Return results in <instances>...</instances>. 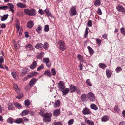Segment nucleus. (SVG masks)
<instances>
[{
	"label": "nucleus",
	"mask_w": 125,
	"mask_h": 125,
	"mask_svg": "<svg viewBox=\"0 0 125 125\" xmlns=\"http://www.w3.org/2000/svg\"><path fill=\"white\" fill-rule=\"evenodd\" d=\"M116 9L119 11L122 12L123 11L124 8L122 5H118L116 7Z\"/></svg>",
	"instance_id": "aec40b11"
},
{
	"label": "nucleus",
	"mask_w": 125,
	"mask_h": 125,
	"mask_svg": "<svg viewBox=\"0 0 125 125\" xmlns=\"http://www.w3.org/2000/svg\"><path fill=\"white\" fill-rule=\"evenodd\" d=\"M43 48L45 49H47L49 47V44L47 42H45L43 46Z\"/></svg>",
	"instance_id": "f704fd0d"
},
{
	"label": "nucleus",
	"mask_w": 125,
	"mask_h": 125,
	"mask_svg": "<svg viewBox=\"0 0 125 125\" xmlns=\"http://www.w3.org/2000/svg\"><path fill=\"white\" fill-rule=\"evenodd\" d=\"M16 27L17 29H20V25L19 23L18 22V20L17 19H16Z\"/></svg>",
	"instance_id": "de8ad7c7"
},
{
	"label": "nucleus",
	"mask_w": 125,
	"mask_h": 125,
	"mask_svg": "<svg viewBox=\"0 0 125 125\" xmlns=\"http://www.w3.org/2000/svg\"><path fill=\"white\" fill-rule=\"evenodd\" d=\"M36 81L37 80L35 78L31 79L29 83L30 86L31 87L34 85Z\"/></svg>",
	"instance_id": "f8f14e48"
},
{
	"label": "nucleus",
	"mask_w": 125,
	"mask_h": 125,
	"mask_svg": "<svg viewBox=\"0 0 125 125\" xmlns=\"http://www.w3.org/2000/svg\"><path fill=\"white\" fill-rule=\"evenodd\" d=\"M97 43L99 45H100L101 44L102 41L100 39H99L98 38L95 39Z\"/></svg>",
	"instance_id": "603ef678"
},
{
	"label": "nucleus",
	"mask_w": 125,
	"mask_h": 125,
	"mask_svg": "<svg viewBox=\"0 0 125 125\" xmlns=\"http://www.w3.org/2000/svg\"><path fill=\"white\" fill-rule=\"evenodd\" d=\"M25 105L26 106H29L31 104V102L29 100H27L25 101Z\"/></svg>",
	"instance_id": "58836bf2"
},
{
	"label": "nucleus",
	"mask_w": 125,
	"mask_h": 125,
	"mask_svg": "<svg viewBox=\"0 0 125 125\" xmlns=\"http://www.w3.org/2000/svg\"><path fill=\"white\" fill-rule=\"evenodd\" d=\"M43 61L46 64V65L48 67H50L51 64L49 63L50 61L48 58H44L43 59Z\"/></svg>",
	"instance_id": "1a4fd4ad"
},
{
	"label": "nucleus",
	"mask_w": 125,
	"mask_h": 125,
	"mask_svg": "<svg viewBox=\"0 0 125 125\" xmlns=\"http://www.w3.org/2000/svg\"><path fill=\"white\" fill-rule=\"evenodd\" d=\"M78 88V87L73 85L70 86V92L73 93L76 91Z\"/></svg>",
	"instance_id": "9d476101"
},
{
	"label": "nucleus",
	"mask_w": 125,
	"mask_h": 125,
	"mask_svg": "<svg viewBox=\"0 0 125 125\" xmlns=\"http://www.w3.org/2000/svg\"><path fill=\"white\" fill-rule=\"evenodd\" d=\"M38 11L39 13H40L41 15H42L44 13V12L41 9H40Z\"/></svg>",
	"instance_id": "0e129e2a"
},
{
	"label": "nucleus",
	"mask_w": 125,
	"mask_h": 125,
	"mask_svg": "<svg viewBox=\"0 0 125 125\" xmlns=\"http://www.w3.org/2000/svg\"><path fill=\"white\" fill-rule=\"evenodd\" d=\"M14 104L17 108H21L22 107V106L18 103H14Z\"/></svg>",
	"instance_id": "4c0bfd02"
},
{
	"label": "nucleus",
	"mask_w": 125,
	"mask_h": 125,
	"mask_svg": "<svg viewBox=\"0 0 125 125\" xmlns=\"http://www.w3.org/2000/svg\"><path fill=\"white\" fill-rule=\"evenodd\" d=\"M39 114L43 117V121L45 122L50 121L51 120V118L52 116V114L51 113H45L42 111H40Z\"/></svg>",
	"instance_id": "f257e3e1"
},
{
	"label": "nucleus",
	"mask_w": 125,
	"mask_h": 125,
	"mask_svg": "<svg viewBox=\"0 0 125 125\" xmlns=\"http://www.w3.org/2000/svg\"><path fill=\"white\" fill-rule=\"evenodd\" d=\"M33 23L32 21H29L27 24V26L29 28H31L33 26Z\"/></svg>",
	"instance_id": "a211bd4d"
},
{
	"label": "nucleus",
	"mask_w": 125,
	"mask_h": 125,
	"mask_svg": "<svg viewBox=\"0 0 125 125\" xmlns=\"http://www.w3.org/2000/svg\"><path fill=\"white\" fill-rule=\"evenodd\" d=\"M60 113V109H55L53 111V115L54 116L57 117L59 115Z\"/></svg>",
	"instance_id": "9b49d317"
},
{
	"label": "nucleus",
	"mask_w": 125,
	"mask_h": 125,
	"mask_svg": "<svg viewBox=\"0 0 125 125\" xmlns=\"http://www.w3.org/2000/svg\"><path fill=\"white\" fill-rule=\"evenodd\" d=\"M99 66L103 69H105V68L107 67L106 65L103 63H101L99 64Z\"/></svg>",
	"instance_id": "393cba45"
},
{
	"label": "nucleus",
	"mask_w": 125,
	"mask_h": 125,
	"mask_svg": "<svg viewBox=\"0 0 125 125\" xmlns=\"http://www.w3.org/2000/svg\"><path fill=\"white\" fill-rule=\"evenodd\" d=\"M25 48L27 50H33V47L31 44H30L27 45Z\"/></svg>",
	"instance_id": "6ab92c4d"
},
{
	"label": "nucleus",
	"mask_w": 125,
	"mask_h": 125,
	"mask_svg": "<svg viewBox=\"0 0 125 125\" xmlns=\"http://www.w3.org/2000/svg\"><path fill=\"white\" fill-rule=\"evenodd\" d=\"M42 29V26L40 25H39L38 27L36 29V31L38 34H40L41 33V31Z\"/></svg>",
	"instance_id": "bb28decb"
},
{
	"label": "nucleus",
	"mask_w": 125,
	"mask_h": 125,
	"mask_svg": "<svg viewBox=\"0 0 125 125\" xmlns=\"http://www.w3.org/2000/svg\"><path fill=\"white\" fill-rule=\"evenodd\" d=\"M114 110L117 113H119L120 112L117 106H115L114 108Z\"/></svg>",
	"instance_id": "bf43d9fd"
},
{
	"label": "nucleus",
	"mask_w": 125,
	"mask_h": 125,
	"mask_svg": "<svg viewBox=\"0 0 125 125\" xmlns=\"http://www.w3.org/2000/svg\"><path fill=\"white\" fill-rule=\"evenodd\" d=\"M7 121L10 123L12 124L13 122V119L11 118H9L8 119Z\"/></svg>",
	"instance_id": "8fccbe9b"
},
{
	"label": "nucleus",
	"mask_w": 125,
	"mask_h": 125,
	"mask_svg": "<svg viewBox=\"0 0 125 125\" xmlns=\"http://www.w3.org/2000/svg\"><path fill=\"white\" fill-rule=\"evenodd\" d=\"M51 71L53 75V76L55 75L56 72L55 71V70L54 68H52V69L51 70Z\"/></svg>",
	"instance_id": "13d9d810"
},
{
	"label": "nucleus",
	"mask_w": 125,
	"mask_h": 125,
	"mask_svg": "<svg viewBox=\"0 0 125 125\" xmlns=\"http://www.w3.org/2000/svg\"><path fill=\"white\" fill-rule=\"evenodd\" d=\"M30 78H29V76H28V75L27 76L25 77L23 79V81H25L27 79H29Z\"/></svg>",
	"instance_id": "e2e57ef3"
},
{
	"label": "nucleus",
	"mask_w": 125,
	"mask_h": 125,
	"mask_svg": "<svg viewBox=\"0 0 125 125\" xmlns=\"http://www.w3.org/2000/svg\"><path fill=\"white\" fill-rule=\"evenodd\" d=\"M58 85L59 89L61 91L63 90L65 88V86L64 83L62 81H60L58 83Z\"/></svg>",
	"instance_id": "423d86ee"
},
{
	"label": "nucleus",
	"mask_w": 125,
	"mask_h": 125,
	"mask_svg": "<svg viewBox=\"0 0 125 125\" xmlns=\"http://www.w3.org/2000/svg\"><path fill=\"white\" fill-rule=\"evenodd\" d=\"M87 48L89 50V52L91 55L94 52L93 49L90 46H88L87 47Z\"/></svg>",
	"instance_id": "ea45409f"
},
{
	"label": "nucleus",
	"mask_w": 125,
	"mask_h": 125,
	"mask_svg": "<svg viewBox=\"0 0 125 125\" xmlns=\"http://www.w3.org/2000/svg\"><path fill=\"white\" fill-rule=\"evenodd\" d=\"M8 8V7L6 6H0V10L2 9L5 10L7 9Z\"/></svg>",
	"instance_id": "864d4df0"
},
{
	"label": "nucleus",
	"mask_w": 125,
	"mask_h": 125,
	"mask_svg": "<svg viewBox=\"0 0 125 125\" xmlns=\"http://www.w3.org/2000/svg\"><path fill=\"white\" fill-rule=\"evenodd\" d=\"M87 26L88 27H91L92 26V22L91 20H89L87 23Z\"/></svg>",
	"instance_id": "6e6d98bb"
},
{
	"label": "nucleus",
	"mask_w": 125,
	"mask_h": 125,
	"mask_svg": "<svg viewBox=\"0 0 125 125\" xmlns=\"http://www.w3.org/2000/svg\"><path fill=\"white\" fill-rule=\"evenodd\" d=\"M44 74L45 75H47L49 77H51L52 75L50 72L48 70L45 71Z\"/></svg>",
	"instance_id": "2f4dec72"
},
{
	"label": "nucleus",
	"mask_w": 125,
	"mask_h": 125,
	"mask_svg": "<svg viewBox=\"0 0 125 125\" xmlns=\"http://www.w3.org/2000/svg\"><path fill=\"white\" fill-rule=\"evenodd\" d=\"M44 31L45 32H48L49 30V26L48 25H45L44 26Z\"/></svg>",
	"instance_id": "a19ab883"
},
{
	"label": "nucleus",
	"mask_w": 125,
	"mask_h": 125,
	"mask_svg": "<svg viewBox=\"0 0 125 125\" xmlns=\"http://www.w3.org/2000/svg\"><path fill=\"white\" fill-rule=\"evenodd\" d=\"M86 123L88 125H94V124L93 122L89 120H88L87 121Z\"/></svg>",
	"instance_id": "37998d69"
},
{
	"label": "nucleus",
	"mask_w": 125,
	"mask_h": 125,
	"mask_svg": "<svg viewBox=\"0 0 125 125\" xmlns=\"http://www.w3.org/2000/svg\"><path fill=\"white\" fill-rule=\"evenodd\" d=\"M28 111L27 110H25L23 111L21 115L22 116L28 114Z\"/></svg>",
	"instance_id": "c756f323"
},
{
	"label": "nucleus",
	"mask_w": 125,
	"mask_h": 125,
	"mask_svg": "<svg viewBox=\"0 0 125 125\" xmlns=\"http://www.w3.org/2000/svg\"><path fill=\"white\" fill-rule=\"evenodd\" d=\"M109 117L107 115H104L101 118V121L103 122H105L109 120Z\"/></svg>",
	"instance_id": "4be33fe9"
},
{
	"label": "nucleus",
	"mask_w": 125,
	"mask_h": 125,
	"mask_svg": "<svg viewBox=\"0 0 125 125\" xmlns=\"http://www.w3.org/2000/svg\"><path fill=\"white\" fill-rule=\"evenodd\" d=\"M44 53L43 52H42L38 54L36 56L37 58L38 59H41L43 57Z\"/></svg>",
	"instance_id": "5701e85b"
},
{
	"label": "nucleus",
	"mask_w": 125,
	"mask_h": 125,
	"mask_svg": "<svg viewBox=\"0 0 125 125\" xmlns=\"http://www.w3.org/2000/svg\"><path fill=\"white\" fill-rule=\"evenodd\" d=\"M82 101L83 102H85L87 101L88 99L87 95L85 94H83L81 96Z\"/></svg>",
	"instance_id": "6e6552de"
},
{
	"label": "nucleus",
	"mask_w": 125,
	"mask_h": 125,
	"mask_svg": "<svg viewBox=\"0 0 125 125\" xmlns=\"http://www.w3.org/2000/svg\"><path fill=\"white\" fill-rule=\"evenodd\" d=\"M38 74L37 72H34L31 73L30 74L28 75V76H29V78H31L32 77L35 76Z\"/></svg>",
	"instance_id": "473e14b6"
},
{
	"label": "nucleus",
	"mask_w": 125,
	"mask_h": 125,
	"mask_svg": "<svg viewBox=\"0 0 125 125\" xmlns=\"http://www.w3.org/2000/svg\"><path fill=\"white\" fill-rule=\"evenodd\" d=\"M3 57L2 56H1L0 57V63H1L4 61Z\"/></svg>",
	"instance_id": "680f3d73"
},
{
	"label": "nucleus",
	"mask_w": 125,
	"mask_h": 125,
	"mask_svg": "<svg viewBox=\"0 0 125 125\" xmlns=\"http://www.w3.org/2000/svg\"><path fill=\"white\" fill-rule=\"evenodd\" d=\"M74 122V120L73 119L70 120L68 122V125H71L73 124Z\"/></svg>",
	"instance_id": "a18cd8bd"
},
{
	"label": "nucleus",
	"mask_w": 125,
	"mask_h": 125,
	"mask_svg": "<svg viewBox=\"0 0 125 125\" xmlns=\"http://www.w3.org/2000/svg\"><path fill=\"white\" fill-rule=\"evenodd\" d=\"M86 83L89 86H92V84L90 82V79H87L86 81Z\"/></svg>",
	"instance_id": "79ce46f5"
},
{
	"label": "nucleus",
	"mask_w": 125,
	"mask_h": 125,
	"mask_svg": "<svg viewBox=\"0 0 125 125\" xmlns=\"http://www.w3.org/2000/svg\"><path fill=\"white\" fill-rule=\"evenodd\" d=\"M23 97V95L21 93L20 94H18L17 95L16 97V98H18L20 99L22 98Z\"/></svg>",
	"instance_id": "49530a36"
},
{
	"label": "nucleus",
	"mask_w": 125,
	"mask_h": 125,
	"mask_svg": "<svg viewBox=\"0 0 125 125\" xmlns=\"http://www.w3.org/2000/svg\"><path fill=\"white\" fill-rule=\"evenodd\" d=\"M76 92L79 95H80L81 94V91L78 88Z\"/></svg>",
	"instance_id": "69168bd1"
},
{
	"label": "nucleus",
	"mask_w": 125,
	"mask_h": 125,
	"mask_svg": "<svg viewBox=\"0 0 125 125\" xmlns=\"http://www.w3.org/2000/svg\"><path fill=\"white\" fill-rule=\"evenodd\" d=\"M13 86L14 89L15 90L18 88L17 85L16 84H13Z\"/></svg>",
	"instance_id": "774afa93"
},
{
	"label": "nucleus",
	"mask_w": 125,
	"mask_h": 125,
	"mask_svg": "<svg viewBox=\"0 0 125 125\" xmlns=\"http://www.w3.org/2000/svg\"><path fill=\"white\" fill-rule=\"evenodd\" d=\"M16 5L18 8H26V7L25 4L21 2H19L17 3L16 4Z\"/></svg>",
	"instance_id": "ddd939ff"
},
{
	"label": "nucleus",
	"mask_w": 125,
	"mask_h": 125,
	"mask_svg": "<svg viewBox=\"0 0 125 125\" xmlns=\"http://www.w3.org/2000/svg\"><path fill=\"white\" fill-rule=\"evenodd\" d=\"M83 114L84 115L90 114L91 112L89 110L87 109V108L85 107L84 109L82 111Z\"/></svg>",
	"instance_id": "2eb2a0df"
},
{
	"label": "nucleus",
	"mask_w": 125,
	"mask_h": 125,
	"mask_svg": "<svg viewBox=\"0 0 125 125\" xmlns=\"http://www.w3.org/2000/svg\"><path fill=\"white\" fill-rule=\"evenodd\" d=\"M43 44L41 43H39L36 44L35 46V47L37 49H41L42 47Z\"/></svg>",
	"instance_id": "cd10ccee"
},
{
	"label": "nucleus",
	"mask_w": 125,
	"mask_h": 125,
	"mask_svg": "<svg viewBox=\"0 0 125 125\" xmlns=\"http://www.w3.org/2000/svg\"><path fill=\"white\" fill-rule=\"evenodd\" d=\"M97 13L99 15H101L102 14V12L101 9L99 8L97 11Z\"/></svg>",
	"instance_id": "4d7b16f0"
},
{
	"label": "nucleus",
	"mask_w": 125,
	"mask_h": 125,
	"mask_svg": "<svg viewBox=\"0 0 125 125\" xmlns=\"http://www.w3.org/2000/svg\"><path fill=\"white\" fill-rule=\"evenodd\" d=\"M61 91L62 92L63 95H66L69 93V89L68 88H64Z\"/></svg>",
	"instance_id": "dca6fc26"
},
{
	"label": "nucleus",
	"mask_w": 125,
	"mask_h": 125,
	"mask_svg": "<svg viewBox=\"0 0 125 125\" xmlns=\"http://www.w3.org/2000/svg\"><path fill=\"white\" fill-rule=\"evenodd\" d=\"M7 4L9 7V8L10 9L9 10L11 11L12 13H13L14 12V10H13V9L14 8V5L11 3H8Z\"/></svg>",
	"instance_id": "4468645a"
},
{
	"label": "nucleus",
	"mask_w": 125,
	"mask_h": 125,
	"mask_svg": "<svg viewBox=\"0 0 125 125\" xmlns=\"http://www.w3.org/2000/svg\"><path fill=\"white\" fill-rule=\"evenodd\" d=\"M44 67V65L43 64H42L39 67H38L37 68V71H39L41 70L42 69H43V68Z\"/></svg>",
	"instance_id": "3c124183"
},
{
	"label": "nucleus",
	"mask_w": 125,
	"mask_h": 125,
	"mask_svg": "<svg viewBox=\"0 0 125 125\" xmlns=\"http://www.w3.org/2000/svg\"><path fill=\"white\" fill-rule=\"evenodd\" d=\"M53 124L54 125H62L61 122H55Z\"/></svg>",
	"instance_id": "052dcab7"
},
{
	"label": "nucleus",
	"mask_w": 125,
	"mask_h": 125,
	"mask_svg": "<svg viewBox=\"0 0 125 125\" xmlns=\"http://www.w3.org/2000/svg\"><path fill=\"white\" fill-rule=\"evenodd\" d=\"M87 96L88 98L90 101L93 102L95 100V97L94 94L92 93H89Z\"/></svg>",
	"instance_id": "20e7f679"
},
{
	"label": "nucleus",
	"mask_w": 125,
	"mask_h": 125,
	"mask_svg": "<svg viewBox=\"0 0 125 125\" xmlns=\"http://www.w3.org/2000/svg\"><path fill=\"white\" fill-rule=\"evenodd\" d=\"M60 101L58 100H55L54 103V106L55 108H56L58 107L60 105Z\"/></svg>",
	"instance_id": "412c9836"
},
{
	"label": "nucleus",
	"mask_w": 125,
	"mask_h": 125,
	"mask_svg": "<svg viewBox=\"0 0 125 125\" xmlns=\"http://www.w3.org/2000/svg\"><path fill=\"white\" fill-rule=\"evenodd\" d=\"M49 10L47 9H46L44 10V12L48 16H50L51 17H52L53 16L52 15L51 13L49 12Z\"/></svg>",
	"instance_id": "a878e982"
},
{
	"label": "nucleus",
	"mask_w": 125,
	"mask_h": 125,
	"mask_svg": "<svg viewBox=\"0 0 125 125\" xmlns=\"http://www.w3.org/2000/svg\"><path fill=\"white\" fill-rule=\"evenodd\" d=\"M101 4L100 0H96L94 2V5L96 6H99Z\"/></svg>",
	"instance_id": "7c9ffc66"
},
{
	"label": "nucleus",
	"mask_w": 125,
	"mask_h": 125,
	"mask_svg": "<svg viewBox=\"0 0 125 125\" xmlns=\"http://www.w3.org/2000/svg\"><path fill=\"white\" fill-rule=\"evenodd\" d=\"M22 120H23L22 118H20L17 119L16 120L14 121V122L16 123L19 124L21 122Z\"/></svg>",
	"instance_id": "e433bc0d"
},
{
	"label": "nucleus",
	"mask_w": 125,
	"mask_h": 125,
	"mask_svg": "<svg viewBox=\"0 0 125 125\" xmlns=\"http://www.w3.org/2000/svg\"><path fill=\"white\" fill-rule=\"evenodd\" d=\"M16 73L14 72H13L12 73V75L14 79H15L16 78Z\"/></svg>",
	"instance_id": "338daca9"
},
{
	"label": "nucleus",
	"mask_w": 125,
	"mask_h": 125,
	"mask_svg": "<svg viewBox=\"0 0 125 125\" xmlns=\"http://www.w3.org/2000/svg\"><path fill=\"white\" fill-rule=\"evenodd\" d=\"M106 73L108 78H110L112 74L111 71L109 70H106Z\"/></svg>",
	"instance_id": "b1692460"
},
{
	"label": "nucleus",
	"mask_w": 125,
	"mask_h": 125,
	"mask_svg": "<svg viewBox=\"0 0 125 125\" xmlns=\"http://www.w3.org/2000/svg\"><path fill=\"white\" fill-rule=\"evenodd\" d=\"M91 108V109H94L95 110H97L98 109V107L96 105L94 104H92L90 105Z\"/></svg>",
	"instance_id": "c85d7f7f"
},
{
	"label": "nucleus",
	"mask_w": 125,
	"mask_h": 125,
	"mask_svg": "<svg viewBox=\"0 0 125 125\" xmlns=\"http://www.w3.org/2000/svg\"><path fill=\"white\" fill-rule=\"evenodd\" d=\"M122 69L121 67H117L115 69V71L117 73H118L121 71Z\"/></svg>",
	"instance_id": "c03bdc74"
},
{
	"label": "nucleus",
	"mask_w": 125,
	"mask_h": 125,
	"mask_svg": "<svg viewBox=\"0 0 125 125\" xmlns=\"http://www.w3.org/2000/svg\"><path fill=\"white\" fill-rule=\"evenodd\" d=\"M88 28H86L85 30V33L84 34V37L86 38L88 34V33L89 32L88 31Z\"/></svg>",
	"instance_id": "5fc2aeb1"
},
{
	"label": "nucleus",
	"mask_w": 125,
	"mask_h": 125,
	"mask_svg": "<svg viewBox=\"0 0 125 125\" xmlns=\"http://www.w3.org/2000/svg\"><path fill=\"white\" fill-rule=\"evenodd\" d=\"M24 12L27 15L30 16H34L36 14L35 11L33 9H31L30 10L24 9Z\"/></svg>",
	"instance_id": "f03ea898"
},
{
	"label": "nucleus",
	"mask_w": 125,
	"mask_h": 125,
	"mask_svg": "<svg viewBox=\"0 0 125 125\" xmlns=\"http://www.w3.org/2000/svg\"><path fill=\"white\" fill-rule=\"evenodd\" d=\"M37 66V62L36 61H34L29 66L30 68L31 69H33Z\"/></svg>",
	"instance_id": "f3484780"
},
{
	"label": "nucleus",
	"mask_w": 125,
	"mask_h": 125,
	"mask_svg": "<svg viewBox=\"0 0 125 125\" xmlns=\"http://www.w3.org/2000/svg\"><path fill=\"white\" fill-rule=\"evenodd\" d=\"M58 44L61 50L64 51L66 47L64 42L61 40H60L58 42Z\"/></svg>",
	"instance_id": "39448f33"
},
{
	"label": "nucleus",
	"mask_w": 125,
	"mask_h": 125,
	"mask_svg": "<svg viewBox=\"0 0 125 125\" xmlns=\"http://www.w3.org/2000/svg\"><path fill=\"white\" fill-rule=\"evenodd\" d=\"M76 7V6H73L70 9L69 14L71 16H74L77 14Z\"/></svg>",
	"instance_id": "7ed1b4c3"
},
{
	"label": "nucleus",
	"mask_w": 125,
	"mask_h": 125,
	"mask_svg": "<svg viewBox=\"0 0 125 125\" xmlns=\"http://www.w3.org/2000/svg\"><path fill=\"white\" fill-rule=\"evenodd\" d=\"M8 14L4 15L1 18V20L2 21H4L8 18Z\"/></svg>",
	"instance_id": "72a5a7b5"
},
{
	"label": "nucleus",
	"mask_w": 125,
	"mask_h": 125,
	"mask_svg": "<svg viewBox=\"0 0 125 125\" xmlns=\"http://www.w3.org/2000/svg\"><path fill=\"white\" fill-rule=\"evenodd\" d=\"M29 71V69L26 68H24L21 71V76H23Z\"/></svg>",
	"instance_id": "0eeeda50"
},
{
	"label": "nucleus",
	"mask_w": 125,
	"mask_h": 125,
	"mask_svg": "<svg viewBox=\"0 0 125 125\" xmlns=\"http://www.w3.org/2000/svg\"><path fill=\"white\" fill-rule=\"evenodd\" d=\"M77 59L83 62V57L80 54H78L77 55Z\"/></svg>",
	"instance_id": "c9c22d12"
},
{
	"label": "nucleus",
	"mask_w": 125,
	"mask_h": 125,
	"mask_svg": "<svg viewBox=\"0 0 125 125\" xmlns=\"http://www.w3.org/2000/svg\"><path fill=\"white\" fill-rule=\"evenodd\" d=\"M120 31L121 33L123 35H125V29L123 27H122L121 28Z\"/></svg>",
	"instance_id": "09e8293b"
}]
</instances>
